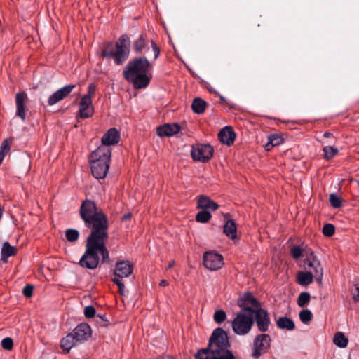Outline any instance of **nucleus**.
Masks as SVG:
<instances>
[{"label": "nucleus", "instance_id": "obj_57", "mask_svg": "<svg viewBox=\"0 0 359 359\" xmlns=\"http://www.w3.org/2000/svg\"><path fill=\"white\" fill-rule=\"evenodd\" d=\"M358 187H359V182H358Z\"/></svg>", "mask_w": 359, "mask_h": 359}, {"label": "nucleus", "instance_id": "obj_9", "mask_svg": "<svg viewBox=\"0 0 359 359\" xmlns=\"http://www.w3.org/2000/svg\"><path fill=\"white\" fill-rule=\"evenodd\" d=\"M270 344L271 337L269 334H261L257 335L253 341L252 355L258 358L268 351Z\"/></svg>", "mask_w": 359, "mask_h": 359}, {"label": "nucleus", "instance_id": "obj_31", "mask_svg": "<svg viewBox=\"0 0 359 359\" xmlns=\"http://www.w3.org/2000/svg\"><path fill=\"white\" fill-rule=\"evenodd\" d=\"M75 84H69L63 86L62 88L57 90V92L62 100L67 97L72 90L75 88Z\"/></svg>", "mask_w": 359, "mask_h": 359}, {"label": "nucleus", "instance_id": "obj_11", "mask_svg": "<svg viewBox=\"0 0 359 359\" xmlns=\"http://www.w3.org/2000/svg\"><path fill=\"white\" fill-rule=\"evenodd\" d=\"M237 304L241 310L248 308L250 310L249 312L250 313H254L255 310L261 307L260 302L250 292H246L240 297Z\"/></svg>", "mask_w": 359, "mask_h": 359}, {"label": "nucleus", "instance_id": "obj_4", "mask_svg": "<svg viewBox=\"0 0 359 359\" xmlns=\"http://www.w3.org/2000/svg\"><path fill=\"white\" fill-rule=\"evenodd\" d=\"M231 344L227 332L221 327L215 329L209 339L208 346L198 351L195 355V359H210V355L218 352L229 350Z\"/></svg>", "mask_w": 359, "mask_h": 359}, {"label": "nucleus", "instance_id": "obj_33", "mask_svg": "<svg viewBox=\"0 0 359 359\" xmlns=\"http://www.w3.org/2000/svg\"><path fill=\"white\" fill-rule=\"evenodd\" d=\"M212 217L210 212L208 210H202L197 213L196 216V220L198 222L206 223Z\"/></svg>", "mask_w": 359, "mask_h": 359}, {"label": "nucleus", "instance_id": "obj_2", "mask_svg": "<svg viewBox=\"0 0 359 359\" xmlns=\"http://www.w3.org/2000/svg\"><path fill=\"white\" fill-rule=\"evenodd\" d=\"M152 69V64L145 56L137 57L128 62L123 76L128 82L133 84L134 88L142 89L147 88L150 83L151 78L147 72Z\"/></svg>", "mask_w": 359, "mask_h": 359}, {"label": "nucleus", "instance_id": "obj_21", "mask_svg": "<svg viewBox=\"0 0 359 359\" xmlns=\"http://www.w3.org/2000/svg\"><path fill=\"white\" fill-rule=\"evenodd\" d=\"M197 208L205 210H210L215 211L219 208V205L210 197L201 195L198 198Z\"/></svg>", "mask_w": 359, "mask_h": 359}, {"label": "nucleus", "instance_id": "obj_20", "mask_svg": "<svg viewBox=\"0 0 359 359\" xmlns=\"http://www.w3.org/2000/svg\"><path fill=\"white\" fill-rule=\"evenodd\" d=\"M149 40L147 39V34L144 33L140 34V35L133 42V51L136 54H142L144 50H149V48L147 46Z\"/></svg>", "mask_w": 359, "mask_h": 359}, {"label": "nucleus", "instance_id": "obj_27", "mask_svg": "<svg viewBox=\"0 0 359 359\" xmlns=\"http://www.w3.org/2000/svg\"><path fill=\"white\" fill-rule=\"evenodd\" d=\"M207 102L200 97H196L194 99L191 104V109L193 111L197 114H203L206 108Z\"/></svg>", "mask_w": 359, "mask_h": 359}, {"label": "nucleus", "instance_id": "obj_24", "mask_svg": "<svg viewBox=\"0 0 359 359\" xmlns=\"http://www.w3.org/2000/svg\"><path fill=\"white\" fill-rule=\"evenodd\" d=\"M314 276L311 271H298L296 279L298 284L302 286L310 285L313 280Z\"/></svg>", "mask_w": 359, "mask_h": 359}, {"label": "nucleus", "instance_id": "obj_45", "mask_svg": "<svg viewBox=\"0 0 359 359\" xmlns=\"http://www.w3.org/2000/svg\"><path fill=\"white\" fill-rule=\"evenodd\" d=\"M84 315L87 318H91L96 316V310L93 306H88L84 309Z\"/></svg>", "mask_w": 359, "mask_h": 359}, {"label": "nucleus", "instance_id": "obj_17", "mask_svg": "<svg viewBox=\"0 0 359 359\" xmlns=\"http://www.w3.org/2000/svg\"><path fill=\"white\" fill-rule=\"evenodd\" d=\"M119 131L116 128H111L103 135L101 139L102 145L100 147L109 148V146L116 144L119 142Z\"/></svg>", "mask_w": 359, "mask_h": 359}, {"label": "nucleus", "instance_id": "obj_54", "mask_svg": "<svg viewBox=\"0 0 359 359\" xmlns=\"http://www.w3.org/2000/svg\"><path fill=\"white\" fill-rule=\"evenodd\" d=\"M323 136H324L325 137H332V133H329V132H326V133H325L323 134Z\"/></svg>", "mask_w": 359, "mask_h": 359}, {"label": "nucleus", "instance_id": "obj_55", "mask_svg": "<svg viewBox=\"0 0 359 359\" xmlns=\"http://www.w3.org/2000/svg\"><path fill=\"white\" fill-rule=\"evenodd\" d=\"M292 241V237H290L288 238V241H287V243H288V248L290 249V251L292 252V245H290V242Z\"/></svg>", "mask_w": 359, "mask_h": 359}, {"label": "nucleus", "instance_id": "obj_10", "mask_svg": "<svg viewBox=\"0 0 359 359\" xmlns=\"http://www.w3.org/2000/svg\"><path fill=\"white\" fill-rule=\"evenodd\" d=\"M203 264L208 269L216 271L223 266L224 259L222 255L214 251H208L203 255Z\"/></svg>", "mask_w": 359, "mask_h": 359}, {"label": "nucleus", "instance_id": "obj_18", "mask_svg": "<svg viewBox=\"0 0 359 359\" xmlns=\"http://www.w3.org/2000/svg\"><path fill=\"white\" fill-rule=\"evenodd\" d=\"M218 137L222 144L231 146L235 141L236 133L232 127L225 126L219 131Z\"/></svg>", "mask_w": 359, "mask_h": 359}, {"label": "nucleus", "instance_id": "obj_8", "mask_svg": "<svg viewBox=\"0 0 359 359\" xmlns=\"http://www.w3.org/2000/svg\"><path fill=\"white\" fill-rule=\"evenodd\" d=\"M213 147L210 144H196L192 146L191 156L196 161L206 163L212 157Z\"/></svg>", "mask_w": 359, "mask_h": 359}, {"label": "nucleus", "instance_id": "obj_3", "mask_svg": "<svg viewBox=\"0 0 359 359\" xmlns=\"http://www.w3.org/2000/svg\"><path fill=\"white\" fill-rule=\"evenodd\" d=\"M130 40L126 34H122L115 43L107 41L100 53L102 58L113 59L116 65H122L130 55Z\"/></svg>", "mask_w": 359, "mask_h": 359}, {"label": "nucleus", "instance_id": "obj_43", "mask_svg": "<svg viewBox=\"0 0 359 359\" xmlns=\"http://www.w3.org/2000/svg\"><path fill=\"white\" fill-rule=\"evenodd\" d=\"M95 323L99 327H105L108 325V320L105 318V316L103 315L97 314L95 316Z\"/></svg>", "mask_w": 359, "mask_h": 359}, {"label": "nucleus", "instance_id": "obj_53", "mask_svg": "<svg viewBox=\"0 0 359 359\" xmlns=\"http://www.w3.org/2000/svg\"><path fill=\"white\" fill-rule=\"evenodd\" d=\"M175 265V261H171L169 262L168 266L166 267V270H168L171 268H172Z\"/></svg>", "mask_w": 359, "mask_h": 359}, {"label": "nucleus", "instance_id": "obj_41", "mask_svg": "<svg viewBox=\"0 0 359 359\" xmlns=\"http://www.w3.org/2000/svg\"><path fill=\"white\" fill-rule=\"evenodd\" d=\"M62 99L59 95L57 90L53 93L48 99V104L49 106H53L57 102L62 101Z\"/></svg>", "mask_w": 359, "mask_h": 359}, {"label": "nucleus", "instance_id": "obj_32", "mask_svg": "<svg viewBox=\"0 0 359 359\" xmlns=\"http://www.w3.org/2000/svg\"><path fill=\"white\" fill-rule=\"evenodd\" d=\"M310 299V294L307 292H303L300 293L299 296L297 298V302L299 306L304 307L309 304Z\"/></svg>", "mask_w": 359, "mask_h": 359}, {"label": "nucleus", "instance_id": "obj_7", "mask_svg": "<svg viewBox=\"0 0 359 359\" xmlns=\"http://www.w3.org/2000/svg\"><path fill=\"white\" fill-rule=\"evenodd\" d=\"M299 266L300 267H303L304 269L309 268L311 270V272H312L313 274L317 283L322 284L323 278V268L320 260L314 255L313 252L312 255H309L303 261L299 260Z\"/></svg>", "mask_w": 359, "mask_h": 359}, {"label": "nucleus", "instance_id": "obj_16", "mask_svg": "<svg viewBox=\"0 0 359 359\" xmlns=\"http://www.w3.org/2000/svg\"><path fill=\"white\" fill-rule=\"evenodd\" d=\"M133 271V265L130 261H119L116 264L114 273L115 277L123 278L128 277Z\"/></svg>", "mask_w": 359, "mask_h": 359}, {"label": "nucleus", "instance_id": "obj_28", "mask_svg": "<svg viewBox=\"0 0 359 359\" xmlns=\"http://www.w3.org/2000/svg\"><path fill=\"white\" fill-rule=\"evenodd\" d=\"M210 359H236L233 352L230 350L218 352L215 350L214 354L209 355Z\"/></svg>", "mask_w": 359, "mask_h": 359}, {"label": "nucleus", "instance_id": "obj_19", "mask_svg": "<svg viewBox=\"0 0 359 359\" xmlns=\"http://www.w3.org/2000/svg\"><path fill=\"white\" fill-rule=\"evenodd\" d=\"M180 130V126L177 123L164 124L156 129V133L160 137H170L177 134Z\"/></svg>", "mask_w": 359, "mask_h": 359}, {"label": "nucleus", "instance_id": "obj_5", "mask_svg": "<svg viewBox=\"0 0 359 359\" xmlns=\"http://www.w3.org/2000/svg\"><path fill=\"white\" fill-rule=\"evenodd\" d=\"M111 156V149L98 147L89 156L92 175L96 179H104L108 172Z\"/></svg>", "mask_w": 359, "mask_h": 359}, {"label": "nucleus", "instance_id": "obj_47", "mask_svg": "<svg viewBox=\"0 0 359 359\" xmlns=\"http://www.w3.org/2000/svg\"><path fill=\"white\" fill-rule=\"evenodd\" d=\"M112 281L118 285V292L120 294L123 295L125 291V285L120 280V278H118L117 277L112 278Z\"/></svg>", "mask_w": 359, "mask_h": 359}, {"label": "nucleus", "instance_id": "obj_6", "mask_svg": "<svg viewBox=\"0 0 359 359\" xmlns=\"http://www.w3.org/2000/svg\"><path fill=\"white\" fill-rule=\"evenodd\" d=\"M248 308L241 310L231 322L232 329L238 335H245L250 332L254 325V313Z\"/></svg>", "mask_w": 359, "mask_h": 359}, {"label": "nucleus", "instance_id": "obj_48", "mask_svg": "<svg viewBox=\"0 0 359 359\" xmlns=\"http://www.w3.org/2000/svg\"><path fill=\"white\" fill-rule=\"evenodd\" d=\"M96 90V86L94 83H90L88 86V93L87 95H83V97H88L90 100H92V97L95 95Z\"/></svg>", "mask_w": 359, "mask_h": 359}, {"label": "nucleus", "instance_id": "obj_49", "mask_svg": "<svg viewBox=\"0 0 359 359\" xmlns=\"http://www.w3.org/2000/svg\"><path fill=\"white\" fill-rule=\"evenodd\" d=\"M151 44L154 53V60H156L160 55V48L154 40L151 41Z\"/></svg>", "mask_w": 359, "mask_h": 359}, {"label": "nucleus", "instance_id": "obj_36", "mask_svg": "<svg viewBox=\"0 0 359 359\" xmlns=\"http://www.w3.org/2000/svg\"><path fill=\"white\" fill-rule=\"evenodd\" d=\"M329 201L330 205L334 208H339L342 205V198L334 193L330 194Z\"/></svg>", "mask_w": 359, "mask_h": 359}, {"label": "nucleus", "instance_id": "obj_44", "mask_svg": "<svg viewBox=\"0 0 359 359\" xmlns=\"http://www.w3.org/2000/svg\"><path fill=\"white\" fill-rule=\"evenodd\" d=\"M1 346L5 350L11 351L13 347V341L11 337H6L2 339Z\"/></svg>", "mask_w": 359, "mask_h": 359}, {"label": "nucleus", "instance_id": "obj_46", "mask_svg": "<svg viewBox=\"0 0 359 359\" xmlns=\"http://www.w3.org/2000/svg\"><path fill=\"white\" fill-rule=\"evenodd\" d=\"M33 291H34V286L31 284H27L24 287V288L22 290V294L25 297L29 298L32 296Z\"/></svg>", "mask_w": 359, "mask_h": 359}, {"label": "nucleus", "instance_id": "obj_37", "mask_svg": "<svg viewBox=\"0 0 359 359\" xmlns=\"http://www.w3.org/2000/svg\"><path fill=\"white\" fill-rule=\"evenodd\" d=\"M269 141L267 144L265 145V148L266 150H271L274 146H276L280 144V138L276 135H271L268 137Z\"/></svg>", "mask_w": 359, "mask_h": 359}, {"label": "nucleus", "instance_id": "obj_29", "mask_svg": "<svg viewBox=\"0 0 359 359\" xmlns=\"http://www.w3.org/2000/svg\"><path fill=\"white\" fill-rule=\"evenodd\" d=\"M333 341L338 347L345 348L348 345V340L342 332H337L334 337Z\"/></svg>", "mask_w": 359, "mask_h": 359}, {"label": "nucleus", "instance_id": "obj_42", "mask_svg": "<svg viewBox=\"0 0 359 359\" xmlns=\"http://www.w3.org/2000/svg\"><path fill=\"white\" fill-rule=\"evenodd\" d=\"M62 99L59 95L57 90L53 93L48 99V104L49 106H53L57 102L62 101Z\"/></svg>", "mask_w": 359, "mask_h": 359}, {"label": "nucleus", "instance_id": "obj_35", "mask_svg": "<svg viewBox=\"0 0 359 359\" xmlns=\"http://www.w3.org/2000/svg\"><path fill=\"white\" fill-rule=\"evenodd\" d=\"M324 158L330 160L339 152V150L331 146H326L323 148Z\"/></svg>", "mask_w": 359, "mask_h": 359}, {"label": "nucleus", "instance_id": "obj_50", "mask_svg": "<svg viewBox=\"0 0 359 359\" xmlns=\"http://www.w3.org/2000/svg\"><path fill=\"white\" fill-rule=\"evenodd\" d=\"M132 213L130 212H128L126 214H125L122 217H121V221L122 222H125L128 219H130L132 218Z\"/></svg>", "mask_w": 359, "mask_h": 359}, {"label": "nucleus", "instance_id": "obj_39", "mask_svg": "<svg viewBox=\"0 0 359 359\" xmlns=\"http://www.w3.org/2000/svg\"><path fill=\"white\" fill-rule=\"evenodd\" d=\"M299 318L301 321L305 324H307L309 323L312 319V313L311 312L306 309V310H302L299 313Z\"/></svg>", "mask_w": 359, "mask_h": 359}, {"label": "nucleus", "instance_id": "obj_34", "mask_svg": "<svg viewBox=\"0 0 359 359\" xmlns=\"http://www.w3.org/2000/svg\"><path fill=\"white\" fill-rule=\"evenodd\" d=\"M79 232L74 229H68L65 231V237L69 242H75L78 240Z\"/></svg>", "mask_w": 359, "mask_h": 359}, {"label": "nucleus", "instance_id": "obj_15", "mask_svg": "<svg viewBox=\"0 0 359 359\" xmlns=\"http://www.w3.org/2000/svg\"><path fill=\"white\" fill-rule=\"evenodd\" d=\"M255 320L260 332H266L270 323V318L267 311L261 307L254 313Z\"/></svg>", "mask_w": 359, "mask_h": 359}, {"label": "nucleus", "instance_id": "obj_25", "mask_svg": "<svg viewBox=\"0 0 359 359\" xmlns=\"http://www.w3.org/2000/svg\"><path fill=\"white\" fill-rule=\"evenodd\" d=\"M224 233L231 240L237 238V227L234 220L229 219L224 226Z\"/></svg>", "mask_w": 359, "mask_h": 359}, {"label": "nucleus", "instance_id": "obj_52", "mask_svg": "<svg viewBox=\"0 0 359 359\" xmlns=\"http://www.w3.org/2000/svg\"><path fill=\"white\" fill-rule=\"evenodd\" d=\"M159 285L161 287L168 286V282L166 280H161L160 283H159Z\"/></svg>", "mask_w": 359, "mask_h": 359}, {"label": "nucleus", "instance_id": "obj_56", "mask_svg": "<svg viewBox=\"0 0 359 359\" xmlns=\"http://www.w3.org/2000/svg\"><path fill=\"white\" fill-rule=\"evenodd\" d=\"M220 102H222L224 101V97L222 95H219Z\"/></svg>", "mask_w": 359, "mask_h": 359}, {"label": "nucleus", "instance_id": "obj_22", "mask_svg": "<svg viewBox=\"0 0 359 359\" xmlns=\"http://www.w3.org/2000/svg\"><path fill=\"white\" fill-rule=\"evenodd\" d=\"M78 344H79L77 342L72 334L69 333L61 339L60 346L62 349L63 353L65 354H67L73 347Z\"/></svg>", "mask_w": 359, "mask_h": 359}, {"label": "nucleus", "instance_id": "obj_38", "mask_svg": "<svg viewBox=\"0 0 359 359\" xmlns=\"http://www.w3.org/2000/svg\"><path fill=\"white\" fill-rule=\"evenodd\" d=\"M213 318H214V320L217 323L221 324L222 323H223L226 320V313L222 309L217 310V311H216L215 312L214 316H213Z\"/></svg>", "mask_w": 359, "mask_h": 359}, {"label": "nucleus", "instance_id": "obj_1", "mask_svg": "<svg viewBox=\"0 0 359 359\" xmlns=\"http://www.w3.org/2000/svg\"><path fill=\"white\" fill-rule=\"evenodd\" d=\"M79 215L87 229L91 230L86 241V250L78 264L84 269H95L100 262L109 263V251L106 246L108 239L109 219L104 211L90 199L82 201Z\"/></svg>", "mask_w": 359, "mask_h": 359}, {"label": "nucleus", "instance_id": "obj_51", "mask_svg": "<svg viewBox=\"0 0 359 359\" xmlns=\"http://www.w3.org/2000/svg\"><path fill=\"white\" fill-rule=\"evenodd\" d=\"M353 299L356 302H359V287L356 288V293L354 294Z\"/></svg>", "mask_w": 359, "mask_h": 359}, {"label": "nucleus", "instance_id": "obj_23", "mask_svg": "<svg viewBox=\"0 0 359 359\" xmlns=\"http://www.w3.org/2000/svg\"><path fill=\"white\" fill-rule=\"evenodd\" d=\"M313 255V250L307 245L302 244L300 245H293V259L297 262L300 257L306 258Z\"/></svg>", "mask_w": 359, "mask_h": 359}, {"label": "nucleus", "instance_id": "obj_12", "mask_svg": "<svg viewBox=\"0 0 359 359\" xmlns=\"http://www.w3.org/2000/svg\"><path fill=\"white\" fill-rule=\"evenodd\" d=\"M28 102V96L26 92H19L15 95L16 116L22 121L26 119V111L27 108L26 104Z\"/></svg>", "mask_w": 359, "mask_h": 359}, {"label": "nucleus", "instance_id": "obj_26", "mask_svg": "<svg viewBox=\"0 0 359 359\" xmlns=\"http://www.w3.org/2000/svg\"><path fill=\"white\" fill-rule=\"evenodd\" d=\"M16 248L14 246L10 245L8 242H4L3 243L1 250V259L4 262H6L9 257L13 256L16 254Z\"/></svg>", "mask_w": 359, "mask_h": 359}, {"label": "nucleus", "instance_id": "obj_14", "mask_svg": "<svg viewBox=\"0 0 359 359\" xmlns=\"http://www.w3.org/2000/svg\"><path fill=\"white\" fill-rule=\"evenodd\" d=\"M94 114V107L93 106L92 100L88 97H82L79 102V115L76 116L77 121L79 118H88Z\"/></svg>", "mask_w": 359, "mask_h": 359}, {"label": "nucleus", "instance_id": "obj_30", "mask_svg": "<svg viewBox=\"0 0 359 359\" xmlns=\"http://www.w3.org/2000/svg\"><path fill=\"white\" fill-rule=\"evenodd\" d=\"M277 326L280 329L292 330V320L285 316L280 317L277 320Z\"/></svg>", "mask_w": 359, "mask_h": 359}, {"label": "nucleus", "instance_id": "obj_40", "mask_svg": "<svg viewBox=\"0 0 359 359\" xmlns=\"http://www.w3.org/2000/svg\"><path fill=\"white\" fill-rule=\"evenodd\" d=\"M322 231L325 236L330 237L333 236L335 232L334 226L330 223L325 224L323 227Z\"/></svg>", "mask_w": 359, "mask_h": 359}, {"label": "nucleus", "instance_id": "obj_13", "mask_svg": "<svg viewBox=\"0 0 359 359\" xmlns=\"http://www.w3.org/2000/svg\"><path fill=\"white\" fill-rule=\"evenodd\" d=\"M72 334L77 342L81 344L91 337L92 330L88 323H82L73 330Z\"/></svg>", "mask_w": 359, "mask_h": 359}]
</instances>
